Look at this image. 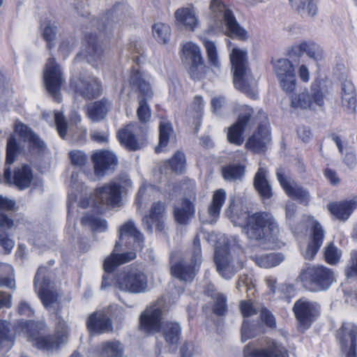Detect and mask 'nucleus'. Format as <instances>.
Here are the masks:
<instances>
[{"instance_id":"680f3d73","label":"nucleus","mask_w":357,"mask_h":357,"mask_svg":"<svg viewBox=\"0 0 357 357\" xmlns=\"http://www.w3.org/2000/svg\"><path fill=\"white\" fill-rule=\"evenodd\" d=\"M69 158L73 165L82 167L83 166L86 160V155L81 151L73 150L69 153Z\"/></svg>"},{"instance_id":"f704fd0d","label":"nucleus","mask_w":357,"mask_h":357,"mask_svg":"<svg viewBox=\"0 0 357 357\" xmlns=\"http://www.w3.org/2000/svg\"><path fill=\"white\" fill-rule=\"evenodd\" d=\"M291 53L297 56L306 54L309 58L317 61H321L324 58V52L321 47L312 41H303L294 45L291 48Z\"/></svg>"},{"instance_id":"de8ad7c7","label":"nucleus","mask_w":357,"mask_h":357,"mask_svg":"<svg viewBox=\"0 0 357 357\" xmlns=\"http://www.w3.org/2000/svg\"><path fill=\"white\" fill-rule=\"evenodd\" d=\"M13 268L6 264H0V287H6L10 289L15 287V280L12 277Z\"/></svg>"},{"instance_id":"2eb2a0df","label":"nucleus","mask_w":357,"mask_h":357,"mask_svg":"<svg viewBox=\"0 0 357 357\" xmlns=\"http://www.w3.org/2000/svg\"><path fill=\"white\" fill-rule=\"evenodd\" d=\"M217 271L225 279H230L243 267V261L234 257L227 250L217 248L215 252Z\"/></svg>"},{"instance_id":"4be33fe9","label":"nucleus","mask_w":357,"mask_h":357,"mask_svg":"<svg viewBox=\"0 0 357 357\" xmlns=\"http://www.w3.org/2000/svg\"><path fill=\"white\" fill-rule=\"evenodd\" d=\"M238 109V121L228 128L227 132L228 141L236 145H241L243 142V133L253 114V109L248 105L240 106Z\"/></svg>"},{"instance_id":"c9c22d12","label":"nucleus","mask_w":357,"mask_h":357,"mask_svg":"<svg viewBox=\"0 0 357 357\" xmlns=\"http://www.w3.org/2000/svg\"><path fill=\"white\" fill-rule=\"evenodd\" d=\"M230 61L234 70V75H238L249 70L247 51L238 47H234L230 53ZM238 78H236L238 82Z\"/></svg>"},{"instance_id":"9d476101","label":"nucleus","mask_w":357,"mask_h":357,"mask_svg":"<svg viewBox=\"0 0 357 357\" xmlns=\"http://www.w3.org/2000/svg\"><path fill=\"white\" fill-rule=\"evenodd\" d=\"M182 59L188 65V73L193 79H199L206 73L200 47L192 42H188L182 48Z\"/></svg>"},{"instance_id":"79ce46f5","label":"nucleus","mask_w":357,"mask_h":357,"mask_svg":"<svg viewBox=\"0 0 357 357\" xmlns=\"http://www.w3.org/2000/svg\"><path fill=\"white\" fill-rule=\"evenodd\" d=\"M164 213V204L160 202L154 203L151 208L149 215L143 218V222L146 225V229L151 232L153 223L158 222L160 218L162 217Z\"/></svg>"},{"instance_id":"5fc2aeb1","label":"nucleus","mask_w":357,"mask_h":357,"mask_svg":"<svg viewBox=\"0 0 357 357\" xmlns=\"http://www.w3.org/2000/svg\"><path fill=\"white\" fill-rule=\"evenodd\" d=\"M170 33V27L166 24L156 23L153 26V33L154 37L163 43H165L169 40Z\"/></svg>"},{"instance_id":"4468645a","label":"nucleus","mask_w":357,"mask_h":357,"mask_svg":"<svg viewBox=\"0 0 357 357\" xmlns=\"http://www.w3.org/2000/svg\"><path fill=\"white\" fill-rule=\"evenodd\" d=\"M273 70L280 87L287 93H291L296 86L294 66L287 59L277 60L273 64Z\"/></svg>"},{"instance_id":"a878e982","label":"nucleus","mask_w":357,"mask_h":357,"mask_svg":"<svg viewBox=\"0 0 357 357\" xmlns=\"http://www.w3.org/2000/svg\"><path fill=\"white\" fill-rule=\"evenodd\" d=\"M33 178V173L29 165H22L17 168L13 177L10 176L9 167L4 170L3 178L5 181L10 184L14 183L20 189L30 187Z\"/></svg>"},{"instance_id":"4c0bfd02","label":"nucleus","mask_w":357,"mask_h":357,"mask_svg":"<svg viewBox=\"0 0 357 357\" xmlns=\"http://www.w3.org/2000/svg\"><path fill=\"white\" fill-rule=\"evenodd\" d=\"M236 75H234V84L236 88L251 98H255L256 96L255 91L256 83L252 76L250 74V71H245L238 75V82H236Z\"/></svg>"},{"instance_id":"cd10ccee","label":"nucleus","mask_w":357,"mask_h":357,"mask_svg":"<svg viewBox=\"0 0 357 357\" xmlns=\"http://www.w3.org/2000/svg\"><path fill=\"white\" fill-rule=\"evenodd\" d=\"M175 24L179 28L194 31L199 26V20L192 6L178 8L174 13Z\"/></svg>"},{"instance_id":"473e14b6","label":"nucleus","mask_w":357,"mask_h":357,"mask_svg":"<svg viewBox=\"0 0 357 357\" xmlns=\"http://www.w3.org/2000/svg\"><path fill=\"white\" fill-rule=\"evenodd\" d=\"M129 83L131 87L139 91V100L144 98L145 100H147L153 96V92L150 84L139 70H134L131 72Z\"/></svg>"},{"instance_id":"f03ea898","label":"nucleus","mask_w":357,"mask_h":357,"mask_svg":"<svg viewBox=\"0 0 357 357\" xmlns=\"http://www.w3.org/2000/svg\"><path fill=\"white\" fill-rule=\"evenodd\" d=\"M236 222L243 227L246 236L252 240H274L280 233L275 218L269 213L260 212L252 215L244 212L236 216Z\"/></svg>"},{"instance_id":"a211bd4d","label":"nucleus","mask_w":357,"mask_h":357,"mask_svg":"<svg viewBox=\"0 0 357 357\" xmlns=\"http://www.w3.org/2000/svg\"><path fill=\"white\" fill-rule=\"evenodd\" d=\"M307 222L311 227L310 240L306 247L301 249V254L305 259L311 260L321 248L325 234L322 226L314 218L307 217Z\"/></svg>"},{"instance_id":"393cba45","label":"nucleus","mask_w":357,"mask_h":357,"mask_svg":"<svg viewBox=\"0 0 357 357\" xmlns=\"http://www.w3.org/2000/svg\"><path fill=\"white\" fill-rule=\"evenodd\" d=\"M75 93L85 99L96 98L101 94V85L91 76L81 77L75 84Z\"/></svg>"},{"instance_id":"72a5a7b5","label":"nucleus","mask_w":357,"mask_h":357,"mask_svg":"<svg viewBox=\"0 0 357 357\" xmlns=\"http://www.w3.org/2000/svg\"><path fill=\"white\" fill-rule=\"evenodd\" d=\"M356 208L357 199L333 202L328 205V209L331 213L337 219L342 221L347 220Z\"/></svg>"},{"instance_id":"423d86ee","label":"nucleus","mask_w":357,"mask_h":357,"mask_svg":"<svg viewBox=\"0 0 357 357\" xmlns=\"http://www.w3.org/2000/svg\"><path fill=\"white\" fill-rule=\"evenodd\" d=\"M130 185V180L126 175H122L111 183L96 189L92 204L100 209L105 206H116L121 200V192Z\"/></svg>"},{"instance_id":"a18cd8bd","label":"nucleus","mask_w":357,"mask_h":357,"mask_svg":"<svg viewBox=\"0 0 357 357\" xmlns=\"http://www.w3.org/2000/svg\"><path fill=\"white\" fill-rule=\"evenodd\" d=\"M174 132L172 126L167 121H161L159 126V144L155 147V151L160 153L169 142V139L173 136Z\"/></svg>"},{"instance_id":"aec40b11","label":"nucleus","mask_w":357,"mask_h":357,"mask_svg":"<svg viewBox=\"0 0 357 357\" xmlns=\"http://www.w3.org/2000/svg\"><path fill=\"white\" fill-rule=\"evenodd\" d=\"M46 272L45 267H40L35 276L34 283L36 288H38V296L43 305L50 309L58 302L59 294L48 280L45 279L43 275Z\"/></svg>"},{"instance_id":"6e6d98bb","label":"nucleus","mask_w":357,"mask_h":357,"mask_svg":"<svg viewBox=\"0 0 357 357\" xmlns=\"http://www.w3.org/2000/svg\"><path fill=\"white\" fill-rule=\"evenodd\" d=\"M168 165L172 171L176 173H182L185 167V157L183 153L177 152L168 161Z\"/></svg>"},{"instance_id":"bf43d9fd","label":"nucleus","mask_w":357,"mask_h":357,"mask_svg":"<svg viewBox=\"0 0 357 357\" xmlns=\"http://www.w3.org/2000/svg\"><path fill=\"white\" fill-rule=\"evenodd\" d=\"M86 40L89 43V47L82 50L81 54L86 57L88 56V55L95 56L98 54V45L96 36L87 35Z\"/></svg>"},{"instance_id":"c756f323","label":"nucleus","mask_w":357,"mask_h":357,"mask_svg":"<svg viewBox=\"0 0 357 357\" xmlns=\"http://www.w3.org/2000/svg\"><path fill=\"white\" fill-rule=\"evenodd\" d=\"M87 328L89 331L101 334L112 331L111 320L104 312H94L91 314L87 320Z\"/></svg>"},{"instance_id":"e433bc0d","label":"nucleus","mask_w":357,"mask_h":357,"mask_svg":"<svg viewBox=\"0 0 357 357\" xmlns=\"http://www.w3.org/2000/svg\"><path fill=\"white\" fill-rule=\"evenodd\" d=\"M340 94L342 107L348 112H354L356 107V91L350 80L346 79L342 83Z\"/></svg>"},{"instance_id":"e2e57ef3","label":"nucleus","mask_w":357,"mask_h":357,"mask_svg":"<svg viewBox=\"0 0 357 357\" xmlns=\"http://www.w3.org/2000/svg\"><path fill=\"white\" fill-rule=\"evenodd\" d=\"M55 124L59 135L64 138L66 134L68 126L61 112H56L54 114Z\"/></svg>"},{"instance_id":"864d4df0","label":"nucleus","mask_w":357,"mask_h":357,"mask_svg":"<svg viewBox=\"0 0 357 357\" xmlns=\"http://www.w3.org/2000/svg\"><path fill=\"white\" fill-rule=\"evenodd\" d=\"M13 345V337L9 334L8 324L6 321H0V347L10 349Z\"/></svg>"},{"instance_id":"774afa93","label":"nucleus","mask_w":357,"mask_h":357,"mask_svg":"<svg viewBox=\"0 0 357 357\" xmlns=\"http://www.w3.org/2000/svg\"><path fill=\"white\" fill-rule=\"evenodd\" d=\"M240 309L244 317H250L257 314V309L250 301H242L240 305Z\"/></svg>"},{"instance_id":"2f4dec72","label":"nucleus","mask_w":357,"mask_h":357,"mask_svg":"<svg viewBox=\"0 0 357 357\" xmlns=\"http://www.w3.org/2000/svg\"><path fill=\"white\" fill-rule=\"evenodd\" d=\"M111 108V101L102 98L86 106V116L93 122H99L106 117Z\"/></svg>"},{"instance_id":"09e8293b","label":"nucleus","mask_w":357,"mask_h":357,"mask_svg":"<svg viewBox=\"0 0 357 357\" xmlns=\"http://www.w3.org/2000/svg\"><path fill=\"white\" fill-rule=\"evenodd\" d=\"M202 41L206 50L209 64L212 68L219 70L221 64L218 56L215 43L206 39H202Z\"/></svg>"},{"instance_id":"a19ab883","label":"nucleus","mask_w":357,"mask_h":357,"mask_svg":"<svg viewBox=\"0 0 357 357\" xmlns=\"http://www.w3.org/2000/svg\"><path fill=\"white\" fill-rule=\"evenodd\" d=\"M226 196L227 193L224 189L220 188L214 191L208 208V212L211 217L217 218L219 215L220 210L225 204Z\"/></svg>"},{"instance_id":"4d7b16f0","label":"nucleus","mask_w":357,"mask_h":357,"mask_svg":"<svg viewBox=\"0 0 357 357\" xmlns=\"http://www.w3.org/2000/svg\"><path fill=\"white\" fill-rule=\"evenodd\" d=\"M75 45V40L74 38H61L59 40L58 52L65 59L73 51Z\"/></svg>"},{"instance_id":"f3484780","label":"nucleus","mask_w":357,"mask_h":357,"mask_svg":"<svg viewBox=\"0 0 357 357\" xmlns=\"http://www.w3.org/2000/svg\"><path fill=\"white\" fill-rule=\"evenodd\" d=\"M342 350L347 357H356L357 355V326L351 322H344L337 331Z\"/></svg>"},{"instance_id":"69168bd1","label":"nucleus","mask_w":357,"mask_h":357,"mask_svg":"<svg viewBox=\"0 0 357 357\" xmlns=\"http://www.w3.org/2000/svg\"><path fill=\"white\" fill-rule=\"evenodd\" d=\"M345 275L348 278H357V250L351 252V265L345 268Z\"/></svg>"},{"instance_id":"37998d69","label":"nucleus","mask_w":357,"mask_h":357,"mask_svg":"<svg viewBox=\"0 0 357 357\" xmlns=\"http://www.w3.org/2000/svg\"><path fill=\"white\" fill-rule=\"evenodd\" d=\"M252 259L259 266L266 268L277 266L283 260L281 255L274 253L256 254L252 256Z\"/></svg>"},{"instance_id":"f8f14e48","label":"nucleus","mask_w":357,"mask_h":357,"mask_svg":"<svg viewBox=\"0 0 357 357\" xmlns=\"http://www.w3.org/2000/svg\"><path fill=\"white\" fill-rule=\"evenodd\" d=\"M325 96L317 82H313L310 90H305L298 95L293 96L291 105L301 109H316L324 104Z\"/></svg>"},{"instance_id":"c03bdc74","label":"nucleus","mask_w":357,"mask_h":357,"mask_svg":"<svg viewBox=\"0 0 357 357\" xmlns=\"http://www.w3.org/2000/svg\"><path fill=\"white\" fill-rule=\"evenodd\" d=\"M181 326L178 323L166 322L162 328L163 336L166 342L171 344L178 342L181 335Z\"/></svg>"},{"instance_id":"dca6fc26","label":"nucleus","mask_w":357,"mask_h":357,"mask_svg":"<svg viewBox=\"0 0 357 357\" xmlns=\"http://www.w3.org/2000/svg\"><path fill=\"white\" fill-rule=\"evenodd\" d=\"M293 310L301 331L309 328L319 314L317 304L303 298L295 303Z\"/></svg>"},{"instance_id":"8fccbe9b","label":"nucleus","mask_w":357,"mask_h":357,"mask_svg":"<svg viewBox=\"0 0 357 357\" xmlns=\"http://www.w3.org/2000/svg\"><path fill=\"white\" fill-rule=\"evenodd\" d=\"M57 32V27L54 23L48 22L44 24L43 38L47 43V47L51 52L55 45V40ZM52 55V54L50 53Z\"/></svg>"},{"instance_id":"6ab92c4d","label":"nucleus","mask_w":357,"mask_h":357,"mask_svg":"<svg viewBox=\"0 0 357 357\" xmlns=\"http://www.w3.org/2000/svg\"><path fill=\"white\" fill-rule=\"evenodd\" d=\"M276 176L280 185L289 197L298 199L303 204H308L310 202L309 192L295 183L285 169H278Z\"/></svg>"},{"instance_id":"3c124183","label":"nucleus","mask_w":357,"mask_h":357,"mask_svg":"<svg viewBox=\"0 0 357 357\" xmlns=\"http://www.w3.org/2000/svg\"><path fill=\"white\" fill-rule=\"evenodd\" d=\"M342 251L330 243L324 249V257L326 262L331 265L337 264L341 258Z\"/></svg>"},{"instance_id":"58836bf2","label":"nucleus","mask_w":357,"mask_h":357,"mask_svg":"<svg viewBox=\"0 0 357 357\" xmlns=\"http://www.w3.org/2000/svg\"><path fill=\"white\" fill-rule=\"evenodd\" d=\"M98 357H122L123 347L119 341L112 340L102 342L96 349Z\"/></svg>"},{"instance_id":"20e7f679","label":"nucleus","mask_w":357,"mask_h":357,"mask_svg":"<svg viewBox=\"0 0 357 357\" xmlns=\"http://www.w3.org/2000/svg\"><path fill=\"white\" fill-rule=\"evenodd\" d=\"M209 8L210 31L242 40L248 38L247 31L239 25L231 10L222 0H211Z\"/></svg>"},{"instance_id":"bb28decb","label":"nucleus","mask_w":357,"mask_h":357,"mask_svg":"<svg viewBox=\"0 0 357 357\" xmlns=\"http://www.w3.org/2000/svg\"><path fill=\"white\" fill-rule=\"evenodd\" d=\"M244 355L246 357H289L288 351L281 344L271 341L266 348L253 349L250 345L245 347Z\"/></svg>"},{"instance_id":"49530a36","label":"nucleus","mask_w":357,"mask_h":357,"mask_svg":"<svg viewBox=\"0 0 357 357\" xmlns=\"http://www.w3.org/2000/svg\"><path fill=\"white\" fill-rule=\"evenodd\" d=\"M82 225L97 232H104L107 229V222L105 220L93 215L84 216L82 219Z\"/></svg>"},{"instance_id":"0e129e2a","label":"nucleus","mask_w":357,"mask_h":357,"mask_svg":"<svg viewBox=\"0 0 357 357\" xmlns=\"http://www.w3.org/2000/svg\"><path fill=\"white\" fill-rule=\"evenodd\" d=\"M213 311L216 314L225 315L227 312L226 298L222 294H218L215 297Z\"/></svg>"},{"instance_id":"5701e85b","label":"nucleus","mask_w":357,"mask_h":357,"mask_svg":"<svg viewBox=\"0 0 357 357\" xmlns=\"http://www.w3.org/2000/svg\"><path fill=\"white\" fill-rule=\"evenodd\" d=\"M236 160L238 159V162H231L222 167L221 173L223 178L227 182L241 181L245 173V154L238 151L234 154Z\"/></svg>"},{"instance_id":"7c9ffc66","label":"nucleus","mask_w":357,"mask_h":357,"mask_svg":"<svg viewBox=\"0 0 357 357\" xmlns=\"http://www.w3.org/2000/svg\"><path fill=\"white\" fill-rule=\"evenodd\" d=\"M15 132L24 142H27L31 151L37 152L45 148V144L39 137L35 135L32 130L26 125L20 121H16L15 124Z\"/></svg>"},{"instance_id":"b1692460","label":"nucleus","mask_w":357,"mask_h":357,"mask_svg":"<svg viewBox=\"0 0 357 357\" xmlns=\"http://www.w3.org/2000/svg\"><path fill=\"white\" fill-rule=\"evenodd\" d=\"M91 159L94 165V174L98 178L103 176L106 171L114 169L117 163L114 153L105 150L95 152Z\"/></svg>"},{"instance_id":"9b49d317","label":"nucleus","mask_w":357,"mask_h":357,"mask_svg":"<svg viewBox=\"0 0 357 357\" xmlns=\"http://www.w3.org/2000/svg\"><path fill=\"white\" fill-rule=\"evenodd\" d=\"M201 253L200 240L198 236H196L193 241L192 248V261L194 265L181 261L172 266V275L181 281H191L196 275L195 266L201 263Z\"/></svg>"},{"instance_id":"7ed1b4c3","label":"nucleus","mask_w":357,"mask_h":357,"mask_svg":"<svg viewBox=\"0 0 357 357\" xmlns=\"http://www.w3.org/2000/svg\"><path fill=\"white\" fill-rule=\"evenodd\" d=\"M20 326L28 341L38 349L44 351L56 350L68 340V327L63 320H59L56 324L54 335H43L45 325L42 322L21 321Z\"/></svg>"},{"instance_id":"6e6552de","label":"nucleus","mask_w":357,"mask_h":357,"mask_svg":"<svg viewBox=\"0 0 357 357\" xmlns=\"http://www.w3.org/2000/svg\"><path fill=\"white\" fill-rule=\"evenodd\" d=\"M116 285L121 291L141 294L147 290V277L139 269L132 267L117 275Z\"/></svg>"},{"instance_id":"ddd939ff","label":"nucleus","mask_w":357,"mask_h":357,"mask_svg":"<svg viewBox=\"0 0 357 357\" xmlns=\"http://www.w3.org/2000/svg\"><path fill=\"white\" fill-rule=\"evenodd\" d=\"M43 80L47 91L55 100L59 101V91L64 79L61 67L53 57H50L47 61L43 74Z\"/></svg>"},{"instance_id":"052dcab7","label":"nucleus","mask_w":357,"mask_h":357,"mask_svg":"<svg viewBox=\"0 0 357 357\" xmlns=\"http://www.w3.org/2000/svg\"><path fill=\"white\" fill-rule=\"evenodd\" d=\"M0 245L3 248L5 254L11 252L15 246V241L9 238L6 231L0 229Z\"/></svg>"},{"instance_id":"ea45409f","label":"nucleus","mask_w":357,"mask_h":357,"mask_svg":"<svg viewBox=\"0 0 357 357\" xmlns=\"http://www.w3.org/2000/svg\"><path fill=\"white\" fill-rule=\"evenodd\" d=\"M254 185L263 199L271 197V188L266 179V170L264 168L258 169L254 178Z\"/></svg>"},{"instance_id":"0eeeda50","label":"nucleus","mask_w":357,"mask_h":357,"mask_svg":"<svg viewBox=\"0 0 357 357\" xmlns=\"http://www.w3.org/2000/svg\"><path fill=\"white\" fill-rule=\"evenodd\" d=\"M298 279L312 291L326 290L335 281L333 272L324 266H312L301 270Z\"/></svg>"},{"instance_id":"1a4fd4ad","label":"nucleus","mask_w":357,"mask_h":357,"mask_svg":"<svg viewBox=\"0 0 357 357\" xmlns=\"http://www.w3.org/2000/svg\"><path fill=\"white\" fill-rule=\"evenodd\" d=\"M184 197L174 206V214L175 220L181 225H186L195 213L196 192L195 184L190 182L183 185Z\"/></svg>"},{"instance_id":"f257e3e1","label":"nucleus","mask_w":357,"mask_h":357,"mask_svg":"<svg viewBox=\"0 0 357 357\" xmlns=\"http://www.w3.org/2000/svg\"><path fill=\"white\" fill-rule=\"evenodd\" d=\"M119 234V241L116 242L113 252L105 259L103 263L104 270L108 273L113 271L116 266L129 262L136 257V254L133 251L121 254L116 253L119 246L124 245L135 251L140 250L143 248V235L136 228L132 220H128L121 226Z\"/></svg>"},{"instance_id":"338daca9","label":"nucleus","mask_w":357,"mask_h":357,"mask_svg":"<svg viewBox=\"0 0 357 357\" xmlns=\"http://www.w3.org/2000/svg\"><path fill=\"white\" fill-rule=\"evenodd\" d=\"M260 317L266 326L271 328L275 326L276 323L273 315L266 308L262 307L261 309Z\"/></svg>"},{"instance_id":"13d9d810","label":"nucleus","mask_w":357,"mask_h":357,"mask_svg":"<svg viewBox=\"0 0 357 357\" xmlns=\"http://www.w3.org/2000/svg\"><path fill=\"white\" fill-rule=\"evenodd\" d=\"M18 147L15 136L10 135L7 140L6 145V164L11 165L15 161V155Z\"/></svg>"},{"instance_id":"412c9836","label":"nucleus","mask_w":357,"mask_h":357,"mask_svg":"<svg viewBox=\"0 0 357 357\" xmlns=\"http://www.w3.org/2000/svg\"><path fill=\"white\" fill-rule=\"evenodd\" d=\"M162 307L158 304L146 307L139 317L140 328L151 334L159 332L162 324Z\"/></svg>"},{"instance_id":"39448f33","label":"nucleus","mask_w":357,"mask_h":357,"mask_svg":"<svg viewBox=\"0 0 357 357\" xmlns=\"http://www.w3.org/2000/svg\"><path fill=\"white\" fill-rule=\"evenodd\" d=\"M137 116L139 122L144 126H140L136 122L131 123L118 132V137L121 144L131 151L139 150L146 144L145 135L147 128L145 124L150 121L151 112L144 98L139 100Z\"/></svg>"},{"instance_id":"c85d7f7f","label":"nucleus","mask_w":357,"mask_h":357,"mask_svg":"<svg viewBox=\"0 0 357 357\" xmlns=\"http://www.w3.org/2000/svg\"><path fill=\"white\" fill-rule=\"evenodd\" d=\"M270 140L268 128L265 126H259L257 130L246 142L245 148L254 153H264L266 151Z\"/></svg>"},{"instance_id":"603ef678","label":"nucleus","mask_w":357,"mask_h":357,"mask_svg":"<svg viewBox=\"0 0 357 357\" xmlns=\"http://www.w3.org/2000/svg\"><path fill=\"white\" fill-rule=\"evenodd\" d=\"M289 1L298 10H302L303 14L311 17L316 14L317 7L312 0H289Z\"/></svg>"}]
</instances>
